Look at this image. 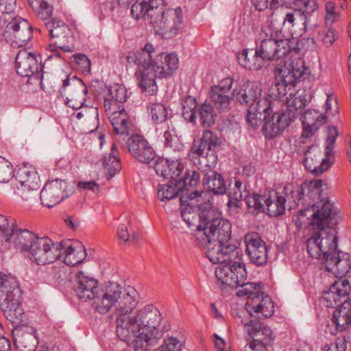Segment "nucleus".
Listing matches in <instances>:
<instances>
[{"instance_id": "1", "label": "nucleus", "mask_w": 351, "mask_h": 351, "mask_svg": "<svg viewBox=\"0 0 351 351\" xmlns=\"http://www.w3.org/2000/svg\"><path fill=\"white\" fill-rule=\"evenodd\" d=\"M138 300L136 289H123L114 307L116 333L121 341L131 344L134 351H149V346L154 345L164 332L169 330L170 326L163 322L161 313L152 304L132 314Z\"/></svg>"}, {"instance_id": "2", "label": "nucleus", "mask_w": 351, "mask_h": 351, "mask_svg": "<svg viewBox=\"0 0 351 351\" xmlns=\"http://www.w3.org/2000/svg\"><path fill=\"white\" fill-rule=\"evenodd\" d=\"M207 208L200 215V223L197 226V245L206 250V256L212 263H224L239 258L241 250L231 243L232 225L222 218L207 204Z\"/></svg>"}, {"instance_id": "3", "label": "nucleus", "mask_w": 351, "mask_h": 351, "mask_svg": "<svg viewBox=\"0 0 351 351\" xmlns=\"http://www.w3.org/2000/svg\"><path fill=\"white\" fill-rule=\"evenodd\" d=\"M337 215L334 205L329 203L313 215L310 224L317 232L306 241L307 252L312 258L325 262L336 254L337 237L332 227L338 223Z\"/></svg>"}, {"instance_id": "4", "label": "nucleus", "mask_w": 351, "mask_h": 351, "mask_svg": "<svg viewBox=\"0 0 351 351\" xmlns=\"http://www.w3.org/2000/svg\"><path fill=\"white\" fill-rule=\"evenodd\" d=\"M73 289L80 300H93V308L100 314H106L114 308L123 288L114 282H108L99 287L97 280L80 271L75 275Z\"/></svg>"}, {"instance_id": "5", "label": "nucleus", "mask_w": 351, "mask_h": 351, "mask_svg": "<svg viewBox=\"0 0 351 351\" xmlns=\"http://www.w3.org/2000/svg\"><path fill=\"white\" fill-rule=\"evenodd\" d=\"M241 256V252L238 258L219 263H228L232 267L237 287H241L237 295L239 297L247 296L246 309L248 313L252 316L256 314L258 319L268 318L274 312V303L268 295L263 296L261 283L245 282L247 271L245 265L240 262Z\"/></svg>"}, {"instance_id": "6", "label": "nucleus", "mask_w": 351, "mask_h": 351, "mask_svg": "<svg viewBox=\"0 0 351 351\" xmlns=\"http://www.w3.org/2000/svg\"><path fill=\"white\" fill-rule=\"evenodd\" d=\"M323 181L315 179L311 181H305L299 186L290 188L289 191V209H295L300 205L304 207L298 213L300 216H306V212H313L311 215L313 219V215L319 210L323 205L326 203L332 204L329 201L324 202L321 199L322 187Z\"/></svg>"}, {"instance_id": "7", "label": "nucleus", "mask_w": 351, "mask_h": 351, "mask_svg": "<svg viewBox=\"0 0 351 351\" xmlns=\"http://www.w3.org/2000/svg\"><path fill=\"white\" fill-rule=\"evenodd\" d=\"M305 70L304 61L300 59L288 66L285 62L282 68H278L276 71V77L280 76L281 80L271 86L268 91L269 98L282 107L286 97L295 93V88Z\"/></svg>"}, {"instance_id": "8", "label": "nucleus", "mask_w": 351, "mask_h": 351, "mask_svg": "<svg viewBox=\"0 0 351 351\" xmlns=\"http://www.w3.org/2000/svg\"><path fill=\"white\" fill-rule=\"evenodd\" d=\"M338 136L337 128L328 127V135L325 147L326 158H322V152L317 146L312 145L305 151L303 163L306 169L315 175L322 174L330 168L334 161L333 147Z\"/></svg>"}, {"instance_id": "9", "label": "nucleus", "mask_w": 351, "mask_h": 351, "mask_svg": "<svg viewBox=\"0 0 351 351\" xmlns=\"http://www.w3.org/2000/svg\"><path fill=\"white\" fill-rule=\"evenodd\" d=\"M32 26L21 16H14L6 22L2 38L13 47H25L32 38Z\"/></svg>"}, {"instance_id": "10", "label": "nucleus", "mask_w": 351, "mask_h": 351, "mask_svg": "<svg viewBox=\"0 0 351 351\" xmlns=\"http://www.w3.org/2000/svg\"><path fill=\"white\" fill-rule=\"evenodd\" d=\"M178 64V58L176 53H161L156 56L150 78L147 82L143 80L144 85L148 83L146 92L151 95H155L158 90L156 78L170 76L176 71Z\"/></svg>"}, {"instance_id": "11", "label": "nucleus", "mask_w": 351, "mask_h": 351, "mask_svg": "<svg viewBox=\"0 0 351 351\" xmlns=\"http://www.w3.org/2000/svg\"><path fill=\"white\" fill-rule=\"evenodd\" d=\"M257 49L265 61L280 59L289 54H298L300 51L294 39H263Z\"/></svg>"}, {"instance_id": "12", "label": "nucleus", "mask_w": 351, "mask_h": 351, "mask_svg": "<svg viewBox=\"0 0 351 351\" xmlns=\"http://www.w3.org/2000/svg\"><path fill=\"white\" fill-rule=\"evenodd\" d=\"M16 180L20 186L16 185L17 193L25 200L36 197L40 187V180L35 167L23 164L17 169Z\"/></svg>"}, {"instance_id": "13", "label": "nucleus", "mask_w": 351, "mask_h": 351, "mask_svg": "<svg viewBox=\"0 0 351 351\" xmlns=\"http://www.w3.org/2000/svg\"><path fill=\"white\" fill-rule=\"evenodd\" d=\"M158 0L139 2L136 1L131 8V15L136 20L144 19L158 32L165 13L164 3H158Z\"/></svg>"}, {"instance_id": "14", "label": "nucleus", "mask_w": 351, "mask_h": 351, "mask_svg": "<svg viewBox=\"0 0 351 351\" xmlns=\"http://www.w3.org/2000/svg\"><path fill=\"white\" fill-rule=\"evenodd\" d=\"M87 92L85 84L75 76H68L64 80L60 90L61 96L66 98V105L73 110H78L84 106Z\"/></svg>"}, {"instance_id": "15", "label": "nucleus", "mask_w": 351, "mask_h": 351, "mask_svg": "<svg viewBox=\"0 0 351 351\" xmlns=\"http://www.w3.org/2000/svg\"><path fill=\"white\" fill-rule=\"evenodd\" d=\"M28 256L38 265H46L60 259L62 252L59 244H55L48 237H41L33 244Z\"/></svg>"}, {"instance_id": "16", "label": "nucleus", "mask_w": 351, "mask_h": 351, "mask_svg": "<svg viewBox=\"0 0 351 351\" xmlns=\"http://www.w3.org/2000/svg\"><path fill=\"white\" fill-rule=\"evenodd\" d=\"M233 79L226 77L217 85L210 87V100L219 112H227L230 109V104L235 95V89L232 88Z\"/></svg>"}, {"instance_id": "17", "label": "nucleus", "mask_w": 351, "mask_h": 351, "mask_svg": "<svg viewBox=\"0 0 351 351\" xmlns=\"http://www.w3.org/2000/svg\"><path fill=\"white\" fill-rule=\"evenodd\" d=\"M17 73L23 77H33L40 82L43 78V65L39 63L34 53L21 50L15 59Z\"/></svg>"}, {"instance_id": "18", "label": "nucleus", "mask_w": 351, "mask_h": 351, "mask_svg": "<svg viewBox=\"0 0 351 351\" xmlns=\"http://www.w3.org/2000/svg\"><path fill=\"white\" fill-rule=\"evenodd\" d=\"M244 330L250 340L249 343L265 346L271 349L275 339V335L269 327L258 320L252 319L244 324Z\"/></svg>"}, {"instance_id": "19", "label": "nucleus", "mask_w": 351, "mask_h": 351, "mask_svg": "<svg viewBox=\"0 0 351 351\" xmlns=\"http://www.w3.org/2000/svg\"><path fill=\"white\" fill-rule=\"evenodd\" d=\"M246 253L250 261L257 266L265 265L267 263L268 248L265 241L256 232H251L244 237Z\"/></svg>"}, {"instance_id": "20", "label": "nucleus", "mask_w": 351, "mask_h": 351, "mask_svg": "<svg viewBox=\"0 0 351 351\" xmlns=\"http://www.w3.org/2000/svg\"><path fill=\"white\" fill-rule=\"evenodd\" d=\"M155 53V49L153 45L147 44L143 48L137 51L135 54L134 63L143 69L137 75L138 85L142 90L145 92L147 90L148 83L144 85L143 80L147 82L148 79L150 78L152 67H154V58L153 57L156 56H154Z\"/></svg>"}, {"instance_id": "21", "label": "nucleus", "mask_w": 351, "mask_h": 351, "mask_svg": "<svg viewBox=\"0 0 351 351\" xmlns=\"http://www.w3.org/2000/svg\"><path fill=\"white\" fill-rule=\"evenodd\" d=\"M67 184L61 180H53L45 184L40 193V199L44 206L51 208L69 196Z\"/></svg>"}, {"instance_id": "22", "label": "nucleus", "mask_w": 351, "mask_h": 351, "mask_svg": "<svg viewBox=\"0 0 351 351\" xmlns=\"http://www.w3.org/2000/svg\"><path fill=\"white\" fill-rule=\"evenodd\" d=\"M350 290L351 287L348 280L338 279L324 292L322 302L328 308L339 307L342 302L350 301L348 297Z\"/></svg>"}, {"instance_id": "23", "label": "nucleus", "mask_w": 351, "mask_h": 351, "mask_svg": "<svg viewBox=\"0 0 351 351\" xmlns=\"http://www.w3.org/2000/svg\"><path fill=\"white\" fill-rule=\"evenodd\" d=\"M263 120L265 121L263 132L265 137L269 139L280 135L293 121L282 108L280 112H273L271 115H265Z\"/></svg>"}, {"instance_id": "24", "label": "nucleus", "mask_w": 351, "mask_h": 351, "mask_svg": "<svg viewBox=\"0 0 351 351\" xmlns=\"http://www.w3.org/2000/svg\"><path fill=\"white\" fill-rule=\"evenodd\" d=\"M127 144L131 156L140 162L149 163L156 156L152 146L141 135H132L128 138Z\"/></svg>"}, {"instance_id": "25", "label": "nucleus", "mask_w": 351, "mask_h": 351, "mask_svg": "<svg viewBox=\"0 0 351 351\" xmlns=\"http://www.w3.org/2000/svg\"><path fill=\"white\" fill-rule=\"evenodd\" d=\"M202 193L203 192L199 191H188L186 189H182L178 180L175 184L171 183L170 180H168L166 184H159L158 186V197L162 202L169 201L178 197L180 202L183 204L186 197L193 200L196 197H200Z\"/></svg>"}, {"instance_id": "26", "label": "nucleus", "mask_w": 351, "mask_h": 351, "mask_svg": "<svg viewBox=\"0 0 351 351\" xmlns=\"http://www.w3.org/2000/svg\"><path fill=\"white\" fill-rule=\"evenodd\" d=\"M276 103L272 99L259 97L257 101L250 105L246 115L247 123L253 128H257L262 123L265 115H271Z\"/></svg>"}, {"instance_id": "27", "label": "nucleus", "mask_w": 351, "mask_h": 351, "mask_svg": "<svg viewBox=\"0 0 351 351\" xmlns=\"http://www.w3.org/2000/svg\"><path fill=\"white\" fill-rule=\"evenodd\" d=\"M289 186H285L282 193L271 191L266 195L265 212L271 217H278L284 213L286 204L289 207Z\"/></svg>"}, {"instance_id": "28", "label": "nucleus", "mask_w": 351, "mask_h": 351, "mask_svg": "<svg viewBox=\"0 0 351 351\" xmlns=\"http://www.w3.org/2000/svg\"><path fill=\"white\" fill-rule=\"evenodd\" d=\"M154 169L158 176L175 184L184 170V165L180 160L170 161L165 158H158Z\"/></svg>"}, {"instance_id": "29", "label": "nucleus", "mask_w": 351, "mask_h": 351, "mask_svg": "<svg viewBox=\"0 0 351 351\" xmlns=\"http://www.w3.org/2000/svg\"><path fill=\"white\" fill-rule=\"evenodd\" d=\"M326 269L332 273L336 277L342 279L351 269V260L348 253L337 252L330 258H326L324 262Z\"/></svg>"}, {"instance_id": "30", "label": "nucleus", "mask_w": 351, "mask_h": 351, "mask_svg": "<svg viewBox=\"0 0 351 351\" xmlns=\"http://www.w3.org/2000/svg\"><path fill=\"white\" fill-rule=\"evenodd\" d=\"M199 198L196 197L190 200L186 197L183 204L180 203L181 216L189 226L193 225L197 219H199V223H200V215L208 208L206 207L207 203L204 205L198 204ZM208 204L210 203L208 202Z\"/></svg>"}, {"instance_id": "31", "label": "nucleus", "mask_w": 351, "mask_h": 351, "mask_svg": "<svg viewBox=\"0 0 351 351\" xmlns=\"http://www.w3.org/2000/svg\"><path fill=\"white\" fill-rule=\"evenodd\" d=\"M310 100V95L307 98V95H304V91L296 90L292 95L286 97V101L282 106V109L294 120L297 116L301 114L302 109L306 106Z\"/></svg>"}, {"instance_id": "32", "label": "nucleus", "mask_w": 351, "mask_h": 351, "mask_svg": "<svg viewBox=\"0 0 351 351\" xmlns=\"http://www.w3.org/2000/svg\"><path fill=\"white\" fill-rule=\"evenodd\" d=\"M262 95V88L259 83L250 82L243 84L235 91L236 99L241 104L250 107Z\"/></svg>"}, {"instance_id": "33", "label": "nucleus", "mask_w": 351, "mask_h": 351, "mask_svg": "<svg viewBox=\"0 0 351 351\" xmlns=\"http://www.w3.org/2000/svg\"><path fill=\"white\" fill-rule=\"evenodd\" d=\"M21 291L16 279L0 272V303L12 299L16 301Z\"/></svg>"}, {"instance_id": "34", "label": "nucleus", "mask_w": 351, "mask_h": 351, "mask_svg": "<svg viewBox=\"0 0 351 351\" xmlns=\"http://www.w3.org/2000/svg\"><path fill=\"white\" fill-rule=\"evenodd\" d=\"M182 23V10L180 8L168 9L165 11L159 31H164L165 34L169 33L171 36H175L177 34Z\"/></svg>"}, {"instance_id": "35", "label": "nucleus", "mask_w": 351, "mask_h": 351, "mask_svg": "<svg viewBox=\"0 0 351 351\" xmlns=\"http://www.w3.org/2000/svg\"><path fill=\"white\" fill-rule=\"evenodd\" d=\"M0 309L6 319L13 324H21L23 321L24 311L21 306V297L16 301L12 299L0 303Z\"/></svg>"}, {"instance_id": "36", "label": "nucleus", "mask_w": 351, "mask_h": 351, "mask_svg": "<svg viewBox=\"0 0 351 351\" xmlns=\"http://www.w3.org/2000/svg\"><path fill=\"white\" fill-rule=\"evenodd\" d=\"M62 254H64V263L69 266H75L81 263L86 256L84 246L79 242H75L69 246L59 244Z\"/></svg>"}, {"instance_id": "37", "label": "nucleus", "mask_w": 351, "mask_h": 351, "mask_svg": "<svg viewBox=\"0 0 351 351\" xmlns=\"http://www.w3.org/2000/svg\"><path fill=\"white\" fill-rule=\"evenodd\" d=\"M108 119L112 125L114 134L125 136L129 135L132 123L124 108H120L112 114H110Z\"/></svg>"}, {"instance_id": "38", "label": "nucleus", "mask_w": 351, "mask_h": 351, "mask_svg": "<svg viewBox=\"0 0 351 351\" xmlns=\"http://www.w3.org/2000/svg\"><path fill=\"white\" fill-rule=\"evenodd\" d=\"M202 184L205 189L214 195H223L227 191L224 178L215 171H209L204 174Z\"/></svg>"}, {"instance_id": "39", "label": "nucleus", "mask_w": 351, "mask_h": 351, "mask_svg": "<svg viewBox=\"0 0 351 351\" xmlns=\"http://www.w3.org/2000/svg\"><path fill=\"white\" fill-rule=\"evenodd\" d=\"M39 238L28 230L16 228L13 234L11 235L10 240L13 241L16 247L21 252L29 253L33 244Z\"/></svg>"}, {"instance_id": "40", "label": "nucleus", "mask_w": 351, "mask_h": 351, "mask_svg": "<svg viewBox=\"0 0 351 351\" xmlns=\"http://www.w3.org/2000/svg\"><path fill=\"white\" fill-rule=\"evenodd\" d=\"M238 61L242 66L249 70H258L263 66L265 62L257 48L255 51L253 49H244L238 56Z\"/></svg>"}, {"instance_id": "41", "label": "nucleus", "mask_w": 351, "mask_h": 351, "mask_svg": "<svg viewBox=\"0 0 351 351\" xmlns=\"http://www.w3.org/2000/svg\"><path fill=\"white\" fill-rule=\"evenodd\" d=\"M332 322L339 331H343L351 325V301L342 302L334 311Z\"/></svg>"}, {"instance_id": "42", "label": "nucleus", "mask_w": 351, "mask_h": 351, "mask_svg": "<svg viewBox=\"0 0 351 351\" xmlns=\"http://www.w3.org/2000/svg\"><path fill=\"white\" fill-rule=\"evenodd\" d=\"M189 156L198 169L207 167L211 171L210 169L216 165L217 161L215 149L204 151L201 155L196 153L195 150H191Z\"/></svg>"}, {"instance_id": "43", "label": "nucleus", "mask_w": 351, "mask_h": 351, "mask_svg": "<svg viewBox=\"0 0 351 351\" xmlns=\"http://www.w3.org/2000/svg\"><path fill=\"white\" fill-rule=\"evenodd\" d=\"M45 27L51 38L56 40H69L71 29L63 21L53 19L45 22Z\"/></svg>"}, {"instance_id": "44", "label": "nucleus", "mask_w": 351, "mask_h": 351, "mask_svg": "<svg viewBox=\"0 0 351 351\" xmlns=\"http://www.w3.org/2000/svg\"><path fill=\"white\" fill-rule=\"evenodd\" d=\"M249 193L250 192L247 190V185L239 180L235 179L234 183L230 182L226 193L229 197L228 206H230L233 201L238 202L242 199H245L249 196Z\"/></svg>"}, {"instance_id": "45", "label": "nucleus", "mask_w": 351, "mask_h": 351, "mask_svg": "<svg viewBox=\"0 0 351 351\" xmlns=\"http://www.w3.org/2000/svg\"><path fill=\"white\" fill-rule=\"evenodd\" d=\"M220 145V141L217 135L211 130H207L203 132L198 145H194L191 150H195L199 154H202L204 151L215 149Z\"/></svg>"}, {"instance_id": "46", "label": "nucleus", "mask_w": 351, "mask_h": 351, "mask_svg": "<svg viewBox=\"0 0 351 351\" xmlns=\"http://www.w3.org/2000/svg\"><path fill=\"white\" fill-rule=\"evenodd\" d=\"M116 141L117 143H120V141L119 139H117ZM116 145V143L114 142L111 153L108 157H104L103 160V165L108 171L110 177H112L114 174L119 172L121 169V161L117 156V151L115 149Z\"/></svg>"}, {"instance_id": "47", "label": "nucleus", "mask_w": 351, "mask_h": 351, "mask_svg": "<svg viewBox=\"0 0 351 351\" xmlns=\"http://www.w3.org/2000/svg\"><path fill=\"white\" fill-rule=\"evenodd\" d=\"M14 341L20 351H34L37 343L35 336L26 332H18Z\"/></svg>"}, {"instance_id": "48", "label": "nucleus", "mask_w": 351, "mask_h": 351, "mask_svg": "<svg viewBox=\"0 0 351 351\" xmlns=\"http://www.w3.org/2000/svg\"><path fill=\"white\" fill-rule=\"evenodd\" d=\"M266 195H261L254 193L245 198L248 212L253 215H256L261 212H265Z\"/></svg>"}, {"instance_id": "49", "label": "nucleus", "mask_w": 351, "mask_h": 351, "mask_svg": "<svg viewBox=\"0 0 351 351\" xmlns=\"http://www.w3.org/2000/svg\"><path fill=\"white\" fill-rule=\"evenodd\" d=\"M197 113L202 126L209 128L215 124L217 114L211 104L207 103L202 104L198 108Z\"/></svg>"}, {"instance_id": "50", "label": "nucleus", "mask_w": 351, "mask_h": 351, "mask_svg": "<svg viewBox=\"0 0 351 351\" xmlns=\"http://www.w3.org/2000/svg\"><path fill=\"white\" fill-rule=\"evenodd\" d=\"M147 109L155 123H163L168 118V109L162 103L149 102Z\"/></svg>"}, {"instance_id": "51", "label": "nucleus", "mask_w": 351, "mask_h": 351, "mask_svg": "<svg viewBox=\"0 0 351 351\" xmlns=\"http://www.w3.org/2000/svg\"><path fill=\"white\" fill-rule=\"evenodd\" d=\"M224 264V265L220 266L216 269V278L218 280L221 281L222 285L237 288V281H235L234 276H233L234 273L232 274V267H230V264Z\"/></svg>"}, {"instance_id": "52", "label": "nucleus", "mask_w": 351, "mask_h": 351, "mask_svg": "<svg viewBox=\"0 0 351 351\" xmlns=\"http://www.w3.org/2000/svg\"><path fill=\"white\" fill-rule=\"evenodd\" d=\"M197 104L195 98L188 96L183 99L182 114L184 119L191 123H195Z\"/></svg>"}, {"instance_id": "53", "label": "nucleus", "mask_w": 351, "mask_h": 351, "mask_svg": "<svg viewBox=\"0 0 351 351\" xmlns=\"http://www.w3.org/2000/svg\"><path fill=\"white\" fill-rule=\"evenodd\" d=\"M129 226L130 221L126 219L124 223H121L117 230L118 237L123 242H128L132 245H136L140 241L138 235L134 232L130 233Z\"/></svg>"}, {"instance_id": "54", "label": "nucleus", "mask_w": 351, "mask_h": 351, "mask_svg": "<svg viewBox=\"0 0 351 351\" xmlns=\"http://www.w3.org/2000/svg\"><path fill=\"white\" fill-rule=\"evenodd\" d=\"M178 182L180 186H182V189L190 191L187 188L188 186L193 188L199 184V173L194 170H187L184 176L178 178Z\"/></svg>"}, {"instance_id": "55", "label": "nucleus", "mask_w": 351, "mask_h": 351, "mask_svg": "<svg viewBox=\"0 0 351 351\" xmlns=\"http://www.w3.org/2000/svg\"><path fill=\"white\" fill-rule=\"evenodd\" d=\"M306 16L303 14L300 10H293L290 12L286 13L283 20V27L290 29L295 26L298 22L305 23Z\"/></svg>"}, {"instance_id": "56", "label": "nucleus", "mask_w": 351, "mask_h": 351, "mask_svg": "<svg viewBox=\"0 0 351 351\" xmlns=\"http://www.w3.org/2000/svg\"><path fill=\"white\" fill-rule=\"evenodd\" d=\"M16 228V220L14 218L0 215V231L7 237L6 241H10L11 235Z\"/></svg>"}, {"instance_id": "57", "label": "nucleus", "mask_w": 351, "mask_h": 351, "mask_svg": "<svg viewBox=\"0 0 351 351\" xmlns=\"http://www.w3.org/2000/svg\"><path fill=\"white\" fill-rule=\"evenodd\" d=\"M326 121V117L315 110H307L303 117L302 124L308 125H323Z\"/></svg>"}, {"instance_id": "58", "label": "nucleus", "mask_w": 351, "mask_h": 351, "mask_svg": "<svg viewBox=\"0 0 351 351\" xmlns=\"http://www.w3.org/2000/svg\"><path fill=\"white\" fill-rule=\"evenodd\" d=\"M16 8V0H0V11L2 12L1 19L4 23L14 17L12 14Z\"/></svg>"}, {"instance_id": "59", "label": "nucleus", "mask_w": 351, "mask_h": 351, "mask_svg": "<svg viewBox=\"0 0 351 351\" xmlns=\"http://www.w3.org/2000/svg\"><path fill=\"white\" fill-rule=\"evenodd\" d=\"M325 22L327 25H332L339 19L340 12L339 7L333 1H328L325 5Z\"/></svg>"}, {"instance_id": "60", "label": "nucleus", "mask_w": 351, "mask_h": 351, "mask_svg": "<svg viewBox=\"0 0 351 351\" xmlns=\"http://www.w3.org/2000/svg\"><path fill=\"white\" fill-rule=\"evenodd\" d=\"M337 37L333 29L324 27L319 31L317 40L326 47H330L335 41Z\"/></svg>"}, {"instance_id": "61", "label": "nucleus", "mask_w": 351, "mask_h": 351, "mask_svg": "<svg viewBox=\"0 0 351 351\" xmlns=\"http://www.w3.org/2000/svg\"><path fill=\"white\" fill-rule=\"evenodd\" d=\"M12 177V165L5 158L0 156V183L8 182Z\"/></svg>"}, {"instance_id": "62", "label": "nucleus", "mask_w": 351, "mask_h": 351, "mask_svg": "<svg viewBox=\"0 0 351 351\" xmlns=\"http://www.w3.org/2000/svg\"><path fill=\"white\" fill-rule=\"evenodd\" d=\"M73 63L76 69L80 70L83 73H89L90 71L91 63L88 57L82 53H77L72 56Z\"/></svg>"}, {"instance_id": "63", "label": "nucleus", "mask_w": 351, "mask_h": 351, "mask_svg": "<svg viewBox=\"0 0 351 351\" xmlns=\"http://www.w3.org/2000/svg\"><path fill=\"white\" fill-rule=\"evenodd\" d=\"M126 93V88L123 86L119 84H114L109 88V94L115 102H125L127 98Z\"/></svg>"}, {"instance_id": "64", "label": "nucleus", "mask_w": 351, "mask_h": 351, "mask_svg": "<svg viewBox=\"0 0 351 351\" xmlns=\"http://www.w3.org/2000/svg\"><path fill=\"white\" fill-rule=\"evenodd\" d=\"M182 343L176 337H170L165 339L162 346L156 351H181Z\"/></svg>"}]
</instances>
